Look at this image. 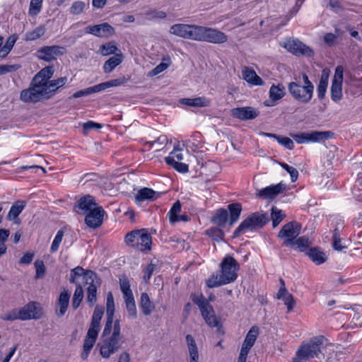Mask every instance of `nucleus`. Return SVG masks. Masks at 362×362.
Returning a JSON list of instances; mask_svg holds the SVG:
<instances>
[{"mask_svg":"<svg viewBox=\"0 0 362 362\" xmlns=\"http://www.w3.org/2000/svg\"><path fill=\"white\" fill-rule=\"evenodd\" d=\"M258 334H259L258 327H257L255 326L252 327L250 329V331L247 332V334L244 339L243 344L252 347L257 340Z\"/></svg>","mask_w":362,"mask_h":362,"instance_id":"79ce46f5","label":"nucleus"},{"mask_svg":"<svg viewBox=\"0 0 362 362\" xmlns=\"http://www.w3.org/2000/svg\"><path fill=\"white\" fill-rule=\"evenodd\" d=\"M126 308L129 315L135 319L137 317V311L134 296L124 298Z\"/></svg>","mask_w":362,"mask_h":362,"instance_id":"c03bdc74","label":"nucleus"},{"mask_svg":"<svg viewBox=\"0 0 362 362\" xmlns=\"http://www.w3.org/2000/svg\"><path fill=\"white\" fill-rule=\"evenodd\" d=\"M283 300L284 304L287 306V312H291L296 305V301L294 300L293 296L289 293L283 298Z\"/></svg>","mask_w":362,"mask_h":362,"instance_id":"052dcab7","label":"nucleus"},{"mask_svg":"<svg viewBox=\"0 0 362 362\" xmlns=\"http://www.w3.org/2000/svg\"><path fill=\"white\" fill-rule=\"evenodd\" d=\"M159 194L151 188L144 187L138 191L135 196V201L141 203L144 201H154L158 199Z\"/></svg>","mask_w":362,"mask_h":362,"instance_id":"cd10ccee","label":"nucleus"},{"mask_svg":"<svg viewBox=\"0 0 362 362\" xmlns=\"http://www.w3.org/2000/svg\"><path fill=\"white\" fill-rule=\"evenodd\" d=\"M45 33V26L39 25L34 30L27 32L25 35V39L27 41H34L42 37Z\"/></svg>","mask_w":362,"mask_h":362,"instance_id":"a19ab883","label":"nucleus"},{"mask_svg":"<svg viewBox=\"0 0 362 362\" xmlns=\"http://www.w3.org/2000/svg\"><path fill=\"white\" fill-rule=\"evenodd\" d=\"M262 134L267 137L274 138L279 144L289 150H292L294 148L293 141L288 137H284L275 134L265 132H263Z\"/></svg>","mask_w":362,"mask_h":362,"instance_id":"58836bf2","label":"nucleus"},{"mask_svg":"<svg viewBox=\"0 0 362 362\" xmlns=\"http://www.w3.org/2000/svg\"><path fill=\"white\" fill-rule=\"evenodd\" d=\"M302 226L293 221L284 225L278 233V237L283 240L285 247H291L294 240L300 235Z\"/></svg>","mask_w":362,"mask_h":362,"instance_id":"f8f14e48","label":"nucleus"},{"mask_svg":"<svg viewBox=\"0 0 362 362\" xmlns=\"http://www.w3.org/2000/svg\"><path fill=\"white\" fill-rule=\"evenodd\" d=\"M332 133L329 131L310 132H303L299 134H292L291 136L298 144L318 142L324 139H327L332 136Z\"/></svg>","mask_w":362,"mask_h":362,"instance_id":"4468645a","label":"nucleus"},{"mask_svg":"<svg viewBox=\"0 0 362 362\" xmlns=\"http://www.w3.org/2000/svg\"><path fill=\"white\" fill-rule=\"evenodd\" d=\"M343 67L337 66L331 86V98L334 102L339 101L342 98Z\"/></svg>","mask_w":362,"mask_h":362,"instance_id":"dca6fc26","label":"nucleus"},{"mask_svg":"<svg viewBox=\"0 0 362 362\" xmlns=\"http://www.w3.org/2000/svg\"><path fill=\"white\" fill-rule=\"evenodd\" d=\"M120 289L124 295V298L133 296L130 288V284L128 279L125 276L119 279Z\"/></svg>","mask_w":362,"mask_h":362,"instance_id":"8fccbe9b","label":"nucleus"},{"mask_svg":"<svg viewBox=\"0 0 362 362\" xmlns=\"http://www.w3.org/2000/svg\"><path fill=\"white\" fill-rule=\"evenodd\" d=\"M186 341L189 354V362H198L199 352L194 337L191 334H187L186 336Z\"/></svg>","mask_w":362,"mask_h":362,"instance_id":"f704fd0d","label":"nucleus"},{"mask_svg":"<svg viewBox=\"0 0 362 362\" xmlns=\"http://www.w3.org/2000/svg\"><path fill=\"white\" fill-rule=\"evenodd\" d=\"M117 50L118 49L114 42H109L100 47V52L103 56H107L112 54H117Z\"/></svg>","mask_w":362,"mask_h":362,"instance_id":"49530a36","label":"nucleus"},{"mask_svg":"<svg viewBox=\"0 0 362 362\" xmlns=\"http://www.w3.org/2000/svg\"><path fill=\"white\" fill-rule=\"evenodd\" d=\"M20 67H21V66L18 65V64H12V65L4 64V65H0V75H4V74H5L6 73L15 71L18 70Z\"/></svg>","mask_w":362,"mask_h":362,"instance_id":"bf43d9fd","label":"nucleus"},{"mask_svg":"<svg viewBox=\"0 0 362 362\" xmlns=\"http://www.w3.org/2000/svg\"><path fill=\"white\" fill-rule=\"evenodd\" d=\"M146 15L149 16L151 19L165 18L167 16L163 11H150L146 13Z\"/></svg>","mask_w":362,"mask_h":362,"instance_id":"338daca9","label":"nucleus"},{"mask_svg":"<svg viewBox=\"0 0 362 362\" xmlns=\"http://www.w3.org/2000/svg\"><path fill=\"white\" fill-rule=\"evenodd\" d=\"M26 206V202L24 200H17L11 206L8 215L7 219L13 221L14 223H19L18 216L23 211Z\"/></svg>","mask_w":362,"mask_h":362,"instance_id":"bb28decb","label":"nucleus"},{"mask_svg":"<svg viewBox=\"0 0 362 362\" xmlns=\"http://www.w3.org/2000/svg\"><path fill=\"white\" fill-rule=\"evenodd\" d=\"M124 82L122 78L112 79L106 82L99 83L98 85L89 87L90 94L100 92L110 87H115L122 85Z\"/></svg>","mask_w":362,"mask_h":362,"instance_id":"2f4dec72","label":"nucleus"},{"mask_svg":"<svg viewBox=\"0 0 362 362\" xmlns=\"http://www.w3.org/2000/svg\"><path fill=\"white\" fill-rule=\"evenodd\" d=\"M125 243L129 247L151 249L152 237L147 229L134 230L125 235Z\"/></svg>","mask_w":362,"mask_h":362,"instance_id":"9d476101","label":"nucleus"},{"mask_svg":"<svg viewBox=\"0 0 362 362\" xmlns=\"http://www.w3.org/2000/svg\"><path fill=\"white\" fill-rule=\"evenodd\" d=\"M71 297V293L68 290H64L59 295L57 305L59 306V310H57V315L58 317H62L65 313L69 305V299Z\"/></svg>","mask_w":362,"mask_h":362,"instance_id":"c756f323","label":"nucleus"},{"mask_svg":"<svg viewBox=\"0 0 362 362\" xmlns=\"http://www.w3.org/2000/svg\"><path fill=\"white\" fill-rule=\"evenodd\" d=\"M268 221L269 218L265 214L261 212L253 213L241 222L234 231L233 238H237L246 231L261 228Z\"/></svg>","mask_w":362,"mask_h":362,"instance_id":"1a4fd4ad","label":"nucleus"},{"mask_svg":"<svg viewBox=\"0 0 362 362\" xmlns=\"http://www.w3.org/2000/svg\"><path fill=\"white\" fill-rule=\"evenodd\" d=\"M284 47L296 55H305L310 57L313 54V50L298 40H288Z\"/></svg>","mask_w":362,"mask_h":362,"instance_id":"4be33fe9","label":"nucleus"},{"mask_svg":"<svg viewBox=\"0 0 362 362\" xmlns=\"http://www.w3.org/2000/svg\"><path fill=\"white\" fill-rule=\"evenodd\" d=\"M90 270H84L81 267H76V268L71 270L69 281L72 284H76L77 277L82 276L85 281L86 274Z\"/></svg>","mask_w":362,"mask_h":362,"instance_id":"09e8293b","label":"nucleus"},{"mask_svg":"<svg viewBox=\"0 0 362 362\" xmlns=\"http://www.w3.org/2000/svg\"><path fill=\"white\" fill-rule=\"evenodd\" d=\"M271 217L272 220L273 227L275 228L284 218L285 215L283 214L281 210L278 209L276 207H272Z\"/></svg>","mask_w":362,"mask_h":362,"instance_id":"3c124183","label":"nucleus"},{"mask_svg":"<svg viewBox=\"0 0 362 362\" xmlns=\"http://www.w3.org/2000/svg\"><path fill=\"white\" fill-rule=\"evenodd\" d=\"M103 314L104 308L101 306L97 305L93 311L90 327L84 339L83 351L81 355L83 360L87 359L95 343L98 332L100 329V320Z\"/></svg>","mask_w":362,"mask_h":362,"instance_id":"20e7f679","label":"nucleus"},{"mask_svg":"<svg viewBox=\"0 0 362 362\" xmlns=\"http://www.w3.org/2000/svg\"><path fill=\"white\" fill-rule=\"evenodd\" d=\"M66 53V49L59 45L44 46L39 49L36 52V56L39 59L46 62L55 60L58 56H62Z\"/></svg>","mask_w":362,"mask_h":362,"instance_id":"2eb2a0df","label":"nucleus"},{"mask_svg":"<svg viewBox=\"0 0 362 362\" xmlns=\"http://www.w3.org/2000/svg\"><path fill=\"white\" fill-rule=\"evenodd\" d=\"M99 179V175L94 173L84 174L81 178V182L84 181V183L88 182H95Z\"/></svg>","mask_w":362,"mask_h":362,"instance_id":"0e129e2a","label":"nucleus"},{"mask_svg":"<svg viewBox=\"0 0 362 362\" xmlns=\"http://www.w3.org/2000/svg\"><path fill=\"white\" fill-rule=\"evenodd\" d=\"M312 240L307 235L297 237L291 247H296L298 249H317V247H311Z\"/></svg>","mask_w":362,"mask_h":362,"instance_id":"ea45409f","label":"nucleus"},{"mask_svg":"<svg viewBox=\"0 0 362 362\" xmlns=\"http://www.w3.org/2000/svg\"><path fill=\"white\" fill-rule=\"evenodd\" d=\"M195 41L222 44L228 41V36L218 29L197 25Z\"/></svg>","mask_w":362,"mask_h":362,"instance_id":"9b49d317","label":"nucleus"},{"mask_svg":"<svg viewBox=\"0 0 362 362\" xmlns=\"http://www.w3.org/2000/svg\"><path fill=\"white\" fill-rule=\"evenodd\" d=\"M168 139L165 135H161L158 139L153 141H149L148 144L153 146H155L157 148V150L162 148L164 146L167 144Z\"/></svg>","mask_w":362,"mask_h":362,"instance_id":"4d7b16f0","label":"nucleus"},{"mask_svg":"<svg viewBox=\"0 0 362 362\" xmlns=\"http://www.w3.org/2000/svg\"><path fill=\"white\" fill-rule=\"evenodd\" d=\"M168 65L165 63H160L158 66H156L154 69L151 70L150 72V75L151 76H154L158 75V74L161 73L164 70H165L168 68Z\"/></svg>","mask_w":362,"mask_h":362,"instance_id":"774afa93","label":"nucleus"},{"mask_svg":"<svg viewBox=\"0 0 362 362\" xmlns=\"http://www.w3.org/2000/svg\"><path fill=\"white\" fill-rule=\"evenodd\" d=\"M122 53L116 54L115 56L110 57L107 60L103 65V71L106 74L112 72L114 69L122 62Z\"/></svg>","mask_w":362,"mask_h":362,"instance_id":"e433bc0d","label":"nucleus"},{"mask_svg":"<svg viewBox=\"0 0 362 362\" xmlns=\"http://www.w3.org/2000/svg\"><path fill=\"white\" fill-rule=\"evenodd\" d=\"M85 7L86 4L83 1H75L70 8V12L74 15H78L83 12Z\"/></svg>","mask_w":362,"mask_h":362,"instance_id":"5fc2aeb1","label":"nucleus"},{"mask_svg":"<svg viewBox=\"0 0 362 362\" xmlns=\"http://www.w3.org/2000/svg\"><path fill=\"white\" fill-rule=\"evenodd\" d=\"M54 69L53 66H48L41 69L33 78L30 87L21 90L20 99L24 103H34L36 97L33 94L40 91L53 76Z\"/></svg>","mask_w":362,"mask_h":362,"instance_id":"7ed1b4c3","label":"nucleus"},{"mask_svg":"<svg viewBox=\"0 0 362 362\" xmlns=\"http://www.w3.org/2000/svg\"><path fill=\"white\" fill-rule=\"evenodd\" d=\"M327 85V83H325L324 82H319V84L317 88V96L320 100L325 98Z\"/></svg>","mask_w":362,"mask_h":362,"instance_id":"69168bd1","label":"nucleus"},{"mask_svg":"<svg viewBox=\"0 0 362 362\" xmlns=\"http://www.w3.org/2000/svg\"><path fill=\"white\" fill-rule=\"evenodd\" d=\"M315 264L320 265L327 261L329 253L324 250H300Z\"/></svg>","mask_w":362,"mask_h":362,"instance_id":"7c9ffc66","label":"nucleus"},{"mask_svg":"<svg viewBox=\"0 0 362 362\" xmlns=\"http://www.w3.org/2000/svg\"><path fill=\"white\" fill-rule=\"evenodd\" d=\"M197 28V25L177 23L172 25L169 32L180 37L195 40Z\"/></svg>","mask_w":362,"mask_h":362,"instance_id":"f3484780","label":"nucleus"},{"mask_svg":"<svg viewBox=\"0 0 362 362\" xmlns=\"http://www.w3.org/2000/svg\"><path fill=\"white\" fill-rule=\"evenodd\" d=\"M303 83L291 81L288 84V91L296 101L307 104L310 102L314 93V85L305 74H302Z\"/></svg>","mask_w":362,"mask_h":362,"instance_id":"39448f33","label":"nucleus"},{"mask_svg":"<svg viewBox=\"0 0 362 362\" xmlns=\"http://www.w3.org/2000/svg\"><path fill=\"white\" fill-rule=\"evenodd\" d=\"M206 233L211 238L214 242H220L223 240V233L221 229L217 228H211L206 231Z\"/></svg>","mask_w":362,"mask_h":362,"instance_id":"603ef678","label":"nucleus"},{"mask_svg":"<svg viewBox=\"0 0 362 362\" xmlns=\"http://www.w3.org/2000/svg\"><path fill=\"white\" fill-rule=\"evenodd\" d=\"M168 165L173 166L175 170L180 173H187L189 170L188 165L179 161H175V163H169Z\"/></svg>","mask_w":362,"mask_h":362,"instance_id":"680f3d73","label":"nucleus"},{"mask_svg":"<svg viewBox=\"0 0 362 362\" xmlns=\"http://www.w3.org/2000/svg\"><path fill=\"white\" fill-rule=\"evenodd\" d=\"M243 77L247 82L252 85L261 86L263 84L262 78L251 68L245 67L243 69Z\"/></svg>","mask_w":362,"mask_h":362,"instance_id":"473e14b6","label":"nucleus"},{"mask_svg":"<svg viewBox=\"0 0 362 362\" xmlns=\"http://www.w3.org/2000/svg\"><path fill=\"white\" fill-rule=\"evenodd\" d=\"M98 275L93 271L86 274L85 283L88 284L87 289V302L90 306H93L97 300V284Z\"/></svg>","mask_w":362,"mask_h":362,"instance_id":"a211bd4d","label":"nucleus"},{"mask_svg":"<svg viewBox=\"0 0 362 362\" xmlns=\"http://www.w3.org/2000/svg\"><path fill=\"white\" fill-rule=\"evenodd\" d=\"M98 205L95 202V198L91 195H86L81 197L75 205L74 209L77 213L88 214L94 207Z\"/></svg>","mask_w":362,"mask_h":362,"instance_id":"393cba45","label":"nucleus"},{"mask_svg":"<svg viewBox=\"0 0 362 362\" xmlns=\"http://www.w3.org/2000/svg\"><path fill=\"white\" fill-rule=\"evenodd\" d=\"M192 301L198 305L201 314L204 317L206 323L211 327H215L218 326V320H217L214 310L210 302H213L216 299V296L211 293L208 299L205 298L203 295H192Z\"/></svg>","mask_w":362,"mask_h":362,"instance_id":"423d86ee","label":"nucleus"},{"mask_svg":"<svg viewBox=\"0 0 362 362\" xmlns=\"http://www.w3.org/2000/svg\"><path fill=\"white\" fill-rule=\"evenodd\" d=\"M64 237V246L66 247H70L71 245V243L73 242L72 235L70 233H65L64 230L61 229L57 232V233L52 242L50 249H57L59 247L60 243H62Z\"/></svg>","mask_w":362,"mask_h":362,"instance_id":"c85d7f7f","label":"nucleus"},{"mask_svg":"<svg viewBox=\"0 0 362 362\" xmlns=\"http://www.w3.org/2000/svg\"><path fill=\"white\" fill-rule=\"evenodd\" d=\"M19 310L21 320H37L42 315L40 309L36 306L35 302H30Z\"/></svg>","mask_w":362,"mask_h":362,"instance_id":"b1692460","label":"nucleus"},{"mask_svg":"<svg viewBox=\"0 0 362 362\" xmlns=\"http://www.w3.org/2000/svg\"><path fill=\"white\" fill-rule=\"evenodd\" d=\"M140 307L144 315H150L154 310V305L151 303L150 298L146 293H142L141 296Z\"/></svg>","mask_w":362,"mask_h":362,"instance_id":"4c0bfd02","label":"nucleus"},{"mask_svg":"<svg viewBox=\"0 0 362 362\" xmlns=\"http://www.w3.org/2000/svg\"><path fill=\"white\" fill-rule=\"evenodd\" d=\"M286 189V185L283 182H279L275 185H270L261 189L257 192V197L266 199H274L279 194L283 193Z\"/></svg>","mask_w":362,"mask_h":362,"instance_id":"5701e85b","label":"nucleus"},{"mask_svg":"<svg viewBox=\"0 0 362 362\" xmlns=\"http://www.w3.org/2000/svg\"><path fill=\"white\" fill-rule=\"evenodd\" d=\"M231 112L234 117L241 120L252 119L258 115L257 111L251 107L233 108Z\"/></svg>","mask_w":362,"mask_h":362,"instance_id":"a878e982","label":"nucleus"},{"mask_svg":"<svg viewBox=\"0 0 362 362\" xmlns=\"http://www.w3.org/2000/svg\"><path fill=\"white\" fill-rule=\"evenodd\" d=\"M325 341L326 339L323 336L313 337L308 343L300 346L291 362L308 361L314 357H317L320 353H322L324 356L328 354L326 358L327 362H336L335 358L337 353L332 349V344H325Z\"/></svg>","mask_w":362,"mask_h":362,"instance_id":"f257e3e1","label":"nucleus"},{"mask_svg":"<svg viewBox=\"0 0 362 362\" xmlns=\"http://www.w3.org/2000/svg\"><path fill=\"white\" fill-rule=\"evenodd\" d=\"M180 103L191 107H207L210 104V100L205 97H197L194 98H182Z\"/></svg>","mask_w":362,"mask_h":362,"instance_id":"72a5a7b5","label":"nucleus"},{"mask_svg":"<svg viewBox=\"0 0 362 362\" xmlns=\"http://www.w3.org/2000/svg\"><path fill=\"white\" fill-rule=\"evenodd\" d=\"M36 269L35 279H40L45 276V268L42 261L37 260L35 262Z\"/></svg>","mask_w":362,"mask_h":362,"instance_id":"13d9d810","label":"nucleus"},{"mask_svg":"<svg viewBox=\"0 0 362 362\" xmlns=\"http://www.w3.org/2000/svg\"><path fill=\"white\" fill-rule=\"evenodd\" d=\"M43 0H31L29 7V14L31 16H36L38 14L42 8Z\"/></svg>","mask_w":362,"mask_h":362,"instance_id":"864d4df0","label":"nucleus"},{"mask_svg":"<svg viewBox=\"0 0 362 362\" xmlns=\"http://www.w3.org/2000/svg\"><path fill=\"white\" fill-rule=\"evenodd\" d=\"M1 319L5 321L21 320L20 310L13 309L2 316Z\"/></svg>","mask_w":362,"mask_h":362,"instance_id":"6e6d98bb","label":"nucleus"},{"mask_svg":"<svg viewBox=\"0 0 362 362\" xmlns=\"http://www.w3.org/2000/svg\"><path fill=\"white\" fill-rule=\"evenodd\" d=\"M156 266L152 263L149 264L144 271V280L148 282L151 279L152 274L156 269Z\"/></svg>","mask_w":362,"mask_h":362,"instance_id":"e2e57ef3","label":"nucleus"},{"mask_svg":"<svg viewBox=\"0 0 362 362\" xmlns=\"http://www.w3.org/2000/svg\"><path fill=\"white\" fill-rule=\"evenodd\" d=\"M181 207L182 206L180 201H177L173 204L170 210L168 213V216H169L170 223L173 224L177 222V217L178 216V214L181 211Z\"/></svg>","mask_w":362,"mask_h":362,"instance_id":"de8ad7c7","label":"nucleus"},{"mask_svg":"<svg viewBox=\"0 0 362 362\" xmlns=\"http://www.w3.org/2000/svg\"><path fill=\"white\" fill-rule=\"evenodd\" d=\"M230 216L228 218V212L225 209H218L211 221L220 227H224L229 219V223L233 226L238 219L242 211V206L239 203H233L228 206Z\"/></svg>","mask_w":362,"mask_h":362,"instance_id":"6e6552de","label":"nucleus"},{"mask_svg":"<svg viewBox=\"0 0 362 362\" xmlns=\"http://www.w3.org/2000/svg\"><path fill=\"white\" fill-rule=\"evenodd\" d=\"M105 214V211L102 206L94 207L93 210L86 214L85 222L88 226L97 228L102 225Z\"/></svg>","mask_w":362,"mask_h":362,"instance_id":"aec40b11","label":"nucleus"},{"mask_svg":"<svg viewBox=\"0 0 362 362\" xmlns=\"http://www.w3.org/2000/svg\"><path fill=\"white\" fill-rule=\"evenodd\" d=\"M221 274H213L206 281L208 288H215L233 282L238 277L239 264L230 256L226 257L221 264Z\"/></svg>","mask_w":362,"mask_h":362,"instance_id":"f03ea898","label":"nucleus"},{"mask_svg":"<svg viewBox=\"0 0 362 362\" xmlns=\"http://www.w3.org/2000/svg\"><path fill=\"white\" fill-rule=\"evenodd\" d=\"M83 298V290L80 284H76V288L72 299V307L74 310L77 309Z\"/></svg>","mask_w":362,"mask_h":362,"instance_id":"37998d69","label":"nucleus"},{"mask_svg":"<svg viewBox=\"0 0 362 362\" xmlns=\"http://www.w3.org/2000/svg\"><path fill=\"white\" fill-rule=\"evenodd\" d=\"M115 313V302L114 297L111 292H109L107 295V303H106V322L103 332V337H105L109 335L112 330L113 317Z\"/></svg>","mask_w":362,"mask_h":362,"instance_id":"6ab92c4d","label":"nucleus"},{"mask_svg":"<svg viewBox=\"0 0 362 362\" xmlns=\"http://www.w3.org/2000/svg\"><path fill=\"white\" fill-rule=\"evenodd\" d=\"M67 82V78L61 77L55 80L49 81L40 91L33 94L35 95V103L39 102L43 99H49L59 88L64 86Z\"/></svg>","mask_w":362,"mask_h":362,"instance_id":"ddd939ff","label":"nucleus"},{"mask_svg":"<svg viewBox=\"0 0 362 362\" xmlns=\"http://www.w3.org/2000/svg\"><path fill=\"white\" fill-rule=\"evenodd\" d=\"M86 33L92 34L98 37H109L112 36L115 33V28L107 23H103L98 25H90L86 28Z\"/></svg>","mask_w":362,"mask_h":362,"instance_id":"412c9836","label":"nucleus"},{"mask_svg":"<svg viewBox=\"0 0 362 362\" xmlns=\"http://www.w3.org/2000/svg\"><path fill=\"white\" fill-rule=\"evenodd\" d=\"M269 98L272 102H276L283 98L286 95L285 87L279 83L278 85L273 84L269 89Z\"/></svg>","mask_w":362,"mask_h":362,"instance_id":"c9c22d12","label":"nucleus"},{"mask_svg":"<svg viewBox=\"0 0 362 362\" xmlns=\"http://www.w3.org/2000/svg\"><path fill=\"white\" fill-rule=\"evenodd\" d=\"M120 334L121 327L119 320H116L114 322L112 334L104 338L101 343L100 354L103 358H108L112 354L116 353L120 349Z\"/></svg>","mask_w":362,"mask_h":362,"instance_id":"0eeeda50","label":"nucleus"},{"mask_svg":"<svg viewBox=\"0 0 362 362\" xmlns=\"http://www.w3.org/2000/svg\"><path fill=\"white\" fill-rule=\"evenodd\" d=\"M183 159L182 150L178 147H175L174 150L170 153L165 160L167 164L175 163V161H180Z\"/></svg>","mask_w":362,"mask_h":362,"instance_id":"a18cd8bd","label":"nucleus"}]
</instances>
